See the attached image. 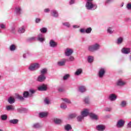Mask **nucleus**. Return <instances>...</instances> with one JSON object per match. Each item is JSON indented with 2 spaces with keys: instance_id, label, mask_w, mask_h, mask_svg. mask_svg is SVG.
Instances as JSON below:
<instances>
[{
  "instance_id": "9b49d317",
  "label": "nucleus",
  "mask_w": 131,
  "mask_h": 131,
  "mask_svg": "<svg viewBox=\"0 0 131 131\" xmlns=\"http://www.w3.org/2000/svg\"><path fill=\"white\" fill-rule=\"evenodd\" d=\"M124 124L125 121H124V120H119V121H118V122H117L116 126L118 128H121L122 127H123V126H124Z\"/></svg>"
},
{
  "instance_id": "603ef678",
  "label": "nucleus",
  "mask_w": 131,
  "mask_h": 131,
  "mask_svg": "<svg viewBox=\"0 0 131 131\" xmlns=\"http://www.w3.org/2000/svg\"><path fill=\"white\" fill-rule=\"evenodd\" d=\"M115 0H105V4L107 5V4H110V3H113Z\"/></svg>"
},
{
  "instance_id": "b1692460",
  "label": "nucleus",
  "mask_w": 131,
  "mask_h": 131,
  "mask_svg": "<svg viewBox=\"0 0 131 131\" xmlns=\"http://www.w3.org/2000/svg\"><path fill=\"white\" fill-rule=\"evenodd\" d=\"M121 107H125L127 105V101L126 100H122L120 103Z\"/></svg>"
},
{
  "instance_id": "7c9ffc66",
  "label": "nucleus",
  "mask_w": 131,
  "mask_h": 131,
  "mask_svg": "<svg viewBox=\"0 0 131 131\" xmlns=\"http://www.w3.org/2000/svg\"><path fill=\"white\" fill-rule=\"evenodd\" d=\"M16 50V47L15 45H11L10 46V51L11 52H14Z\"/></svg>"
},
{
  "instance_id": "a211bd4d",
  "label": "nucleus",
  "mask_w": 131,
  "mask_h": 131,
  "mask_svg": "<svg viewBox=\"0 0 131 131\" xmlns=\"http://www.w3.org/2000/svg\"><path fill=\"white\" fill-rule=\"evenodd\" d=\"M89 116H90V118H91V119H92V120H97L99 119V118H98L97 115H96V114H94V113H90Z\"/></svg>"
},
{
  "instance_id": "cd10ccee",
  "label": "nucleus",
  "mask_w": 131,
  "mask_h": 131,
  "mask_svg": "<svg viewBox=\"0 0 131 131\" xmlns=\"http://www.w3.org/2000/svg\"><path fill=\"white\" fill-rule=\"evenodd\" d=\"M76 117H77V114H76V113L71 114L70 115H69L68 119H69V120H70L71 119H74L75 118H76Z\"/></svg>"
},
{
  "instance_id": "f03ea898",
  "label": "nucleus",
  "mask_w": 131,
  "mask_h": 131,
  "mask_svg": "<svg viewBox=\"0 0 131 131\" xmlns=\"http://www.w3.org/2000/svg\"><path fill=\"white\" fill-rule=\"evenodd\" d=\"M100 49H101V46L99 43H98V42L93 43V45H90L88 47V51L90 52V53H95L99 51Z\"/></svg>"
},
{
  "instance_id": "58836bf2",
  "label": "nucleus",
  "mask_w": 131,
  "mask_h": 131,
  "mask_svg": "<svg viewBox=\"0 0 131 131\" xmlns=\"http://www.w3.org/2000/svg\"><path fill=\"white\" fill-rule=\"evenodd\" d=\"M113 28V27H108L107 29V32L108 33H110V34H112L114 32Z\"/></svg>"
},
{
  "instance_id": "052dcab7",
  "label": "nucleus",
  "mask_w": 131,
  "mask_h": 131,
  "mask_svg": "<svg viewBox=\"0 0 131 131\" xmlns=\"http://www.w3.org/2000/svg\"><path fill=\"white\" fill-rule=\"evenodd\" d=\"M50 9L49 8H47L46 9H44V12L45 13H49L50 12Z\"/></svg>"
},
{
  "instance_id": "338daca9",
  "label": "nucleus",
  "mask_w": 131,
  "mask_h": 131,
  "mask_svg": "<svg viewBox=\"0 0 131 131\" xmlns=\"http://www.w3.org/2000/svg\"><path fill=\"white\" fill-rule=\"evenodd\" d=\"M63 88H59L58 91L62 92L63 91Z\"/></svg>"
},
{
  "instance_id": "c756f323",
  "label": "nucleus",
  "mask_w": 131,
  "mask_h": 131,
  "mask_svg": "<svg viewBox=\"0 0 131 131\" xmlns=\"http://www.w3.org/2000/svg\"><path fill=\"white\" fill-rule=\"evenodd\" d=\"M94 58L93 56H89L88 57V62L89 63H93L94 62Z\"/></svg>"
},
{
  "instance_id": "13d9d810",
  "label": "nucleus",
  "mask_w": 131,
  "mask_h": 131,
  "mask_svg": "<svg viewBox=\"0 0 131 131\" xmlns=\"http://www.w3.org/2000/svg\"><path fill=\"white\" fill-rule=\"evenodd\" d=\"M76 2V0H70L69 1V5H73L74 4H75Z\"/></svg>"
},
{
  "instance_id": "6e6d98bb",
  "label": "nucleus",
  "mask_w": 131,
  "mask_h": 131,
  "mask_svg": "<svg viewBox=\"0 0 131 131\" xmlns=\"http://www.w3.org/2000/svg\"><path fill=\"white\" fill-rule=\"evenodd\" d=\"M126 8L128 10H131V3H128L127 4Z\"/></svg>"
},
{
  "instance_id": "680f3d73",
  "label": "nucleus",
  "mask_w": 131,
  "mask_h": 131,
  "mask_svg": "<svg viewBox=\"0 0 131 131\" xmlns=\"http://www.w3.org/2000/svg\"><path fill=\"white\" fill-rule=\"evenodd\" d=\"M105 111L106 112H111L112 111V108L111 107H105Z\"/></svg>"
},
{
  "instance_id": "473e14b6",
  "label": "nucleus",
  "mask_w": 131,
  "mask_h": 131,
  "mask_svg": "<svg viewBox=\"0 0 131 131\" xmlns=\"http://www.w3.org/2000/svg\"><path fill=\"white\" fill-rule=\"evenodd\" d=\"M67 62H73L75 60V58L71 55L68 59H66Z\"/></svg>"
},
{
  "instance_id": "39448f33",
  "label": "nucleus",
  "mask_w": 131,
  "mask_h": 131,
  "mask_svg": "<svg viewBox=\"0 0 131 131\" xmlns=\"http://www.w3.org/2000/svg\"><path fill=\"white\" fill-rule=\"evenodd\" d=\"M40 65L37 63H35L34 64H31L30 65L28 69L30 71H35V70H37L38 68H39Z\"/></svg>"
},
{
  "instance_id": "864d4df0",
  "label": "nucleus",
  "mask_w": 131,
  "mask_h": 131,
  "mask_svg": "<svg viewBox=\"0 0 131 131\" xmlns=\"http://www.w3.org/2000/svg\"><path fill=\"white\" fill-rule=\"evenodd\" d=\"M63 100L65 101V102H67V103H71V100L70 99H68V98H64Z\"/></svg>"
},
{
  "instance_id": "423d86ee",
  "label": "nucleus",
  "mask_w": 131,
  "mask_h": 131,
  "mask_svg": "<svg viewBox=\"0 0 131 131\" xmlns=\"http://www.w3.org/2000/svg\"><path fill=\"white\" fill-rule=\"evenodd\" d=\"M74 53V50L72 49L67 48L64 51V55L66 57H70Z\"/></svg>"
},
{
  "instance_id": "ea45409f",
  "label": "nucleus",
  "mask_w": 131,
  "mask_h": 131,
  "mask_svg": "<svg viewBox=\"0 0 131 131\" xmlns=\"http://www.w3.org/2000/svg\"><path fill=\"white\" fill-rule=\"evenodd\" d=\"M82 120H83V115H82L81 113V116H78L77 117V120L78 121V122H81Z\"/></svg>"
},
{
  "instance_id": "3c124183",
  "label": "nucleus",
  "mask_w": 131,
  "mask_h": 131,
  "mask_svg": "<svg viewBox=\"0 0 131 131\" xmlns=\"http://www.w3.org/2000/svg\"><path fill=\"white\" fill-rule=\"evenodd\" d=\"M0 28L2 29H5L6 28L5 24H4L3 23L0 24Z\"/></svg>"
},
{
  "instance_id": "f8f14e48",
  "label": "nucleus",
  "mask_w": 131,
  "mask_h": 131,
  "mask_svg": "<svg viewBox=\"0 0 131 131\" xmlns=\"http://www.w3.org/2000/svg\"><path fill=\"white\" fill-rule=\"evenodd\" d=\"M46 75H42V73H41V74L38 76L37 80L39 82H43V81H45V80H46Z\"/></svg>"
},
{
  "instance_id": "c85d7f7f",
  "label": "nucleus",
  "mask_w": 131,
  "mask_h": 131,
  "mask_svg": "<svg viewBox=\"0 0 131 131\" xmlns=\"http://www.w3.org/2000/svg\"><path fill=\"white\" fill-rule=\"evenodd\" d=\"M64 129L66 131H70V130L72 129V127L71 126V125H70V124H67V125L64 126Z\"/></svg>"
},
{
  "instance_id": "2eb2a0df",
  "label": "nucleus",
  "mask_w": 131,
  "mask_h": 131,
  "mask_svg": "<svg viewBox=\"0 0 131 131\" xmlns=\"http://www.w3.org/2000/svg\"><path fill=\"white\" fill-rule=\"evenodd\" d=\"M90 113H89V110L88 108H85L84 110V111L81 112V114L82 115L83 120L84 119V117H87L88 115H90Z\"/></svg>"
},
{
  "instance_id": "20e7f679",
  "label": "nucleus",
  "mask_w": 131,
  "mask_h": 131,
  "mask_svg": "<svg viewBox=\"0 0 131 131\" xmlns=\"http://www.w3.org/2000/svg\"><path fill=\"white\" fill-rule=\"evenodd\" d=\"M106 72V69L104 68H101L99 69L98 72V76L99 78H103Z\"/></svg>"
},
{
  "instance_id": "09e8293b",
  "label": "nucleus",
  "mask_w": 131,
  "mask_h": 131,
  "mask_svg": "<svg viewBox=\"0 0 131 131\" xmlns=\"http://www.w3.org/2000/svg\"><path fill=\"white\" fill-rule=\"evenodd\" d=\"M39 127H40V125L39 123H36L33 125L34 128H39Z\"/></svg>"
},
{
  "instance_id": "4c0bfd02",
  "label": "nucleus",
  "mask_w": 131,
  "mask_h": 131,
  "mask_svg": "<svg viewBox=\"0 0 131 131\" xmlns=\"http://www.w3.org/2000/svg\"><path fill=\"white\" fill-rule=\"evenodd\" d=\"M54 122L55 124H61L62 123V120L61 119H54Z\"/></svg>"
},
{
  "instance_id": "e2e57ef3",
  "label": "nucleus",
  "mask_w": 131,
  "mask_h": 131,
  "mask_svg": "<svg viewBox=\"0 0 131 131\" xmlns=\"http://www.w3.org/2000/svg\"><path fill=\"white\" fill-rule=\"evenodd\" d=\"M127 128H131V121L129 122L127 124Z\"/></svg>"
},
{
  "instance_id": "a19ab883",
  "label": "nucleus",
  "mask_w": 131,
  "mask_h": 131,
  "mask_svg": "<svg viewBox=\"0 0 131 131\" xmlns=\"http://www.w3.org/2000/svg\"><path fill=\"white\" fill-rule=\"evenodd\" d=\"M14 108L15 107L13 105H7V106H6L7 111H13Z\"/></svg>"
},
{
  "instance_id": "c9c22d12",
  "label": "nucleus",
  "mask_w": 131,
  "mask_h": 131,
  "mask_svg": "<svg viewBox=\"0 0 131 131\" xmlns=\"http://www.w3.org/2000/svg\"><path fill=\"white\" fill-rule=\"evenodd\" d=\"M123 41V37H119L117 40V43L118 45H121Z\"/></svg>"
},
{
  "instance_id": "5fc2aeb1",
  "label": "nucleus",
  "mask_w": 131,
  "mask_h": 131,
  "mask_svg": "<svg viewBox=\"0 0 131 131\" xmlns=\"http://www.w3.org/2000/svg\"><path fill=\"white\" fill-rule=\"evenodd\" d=\"M11 32L12 33H15V32H16V30H15V26H13V27L11 28Z\"/></svg>"
},
{
  "instance_id": "bb28decb",
  "label": "nucleus",
  "mask_w": 131,
  "mask_h": 131,
  "mask_svg": "<svg viewBox=\"0 0 131 131\" xmlns=\"http://www.w3.org/2000/svg\"><path fill=\"white\" fill-rule=\"evenodd\" d=\"M126 84V82L123 81L122 80H118V82H117V84L119 86H123Z\"/></svg>"
},
{
  "instance_id": "f257e3e1",
  "label": "nucleus",
  "mask_w": 131,
  "mask_h": 131,
  "mask_svg": "<svg viewBox=\"0 0 131 131\" xmlns=\"http://www.w3.org/2000/svg\"><path fill=\"white\" fill-rule=\"evenodd\" d=\"M85 7L87 10L94 11L98 8L97 4L93 3V0H87L85 4Z\"/></svg>"
},
{
  "instance_id": "c03bdc74",
  "label": "nucleus",
  "mask_w": 131,
  "mask_h": 131,
  "mask_svg": "<svg viewBox=\"0 0 131 131\" xmlns=\"http://www.w3.org/2000/svg\"><path fill=\"white\" fill-rule=\"evenodd\" d=\"M84 102H85V103L87 104H89L90 102L89 97H85L84 99Z\"/></svg>"
},
{
  "instance_id": "72a5a7b5",
  "label": "nucleus",
  "mask_w": 131,
  "mask_h": 131,
  "mask_svg": "<svg viewBox=\"0 0 131 131\" xmlns=\"http://www.w3.org/2000/svg\"><path fill=\"white\" fill-rule=\"evenodd\" d=\"M15 101V99L13 97H10L8 98V102L10 104L14 103Z\"/></svg>"
},
{
  "instance_id": "774afa93",
  "label": "nucleus",
  "mask_w": 131,
  "mask_h": 131,
  "mask_svg": "<svg viewBox=\"0 0 131 131\" xmlns=\"http://www.w3.org/2000/svg\"><path fill=\"white\" fill-rule=\"evenodd\" d=\"M129 61L131 62V54H130V56H129Z\"/></svg>"
},
{
  "instance_id": "ddd939ff",
  "label": "nucleus",
  "mask_w": 131,
  "mask_h": 131,
  "mask_svg": "<svg viewBox=\"0 0 131 131\" xmlns=\"http://www.w3.org/2000/svg\"><path fill=\"white\" fill-rule=\"evenodd\" d=\"M67 62V59H65V58L62 59V60L57 62V65L58 66H59L60 67L62 66H65Z\"/></svg>"
},
{
  "instance_id": "7ed1b4c3",
  "label": "nucleus",
  "mask_w": 131,
  "mask_h": 131,
  "mask_svg": "<svg viewBox=\"0 0 131 131\" xmlns=\"http://www.w3.org/2000/svg\"><path fill=\"white\" fill-rule=\"evenodd\" d=\"M29 95L31 96V94H29V91H24L23 93V96L21 95H17V98L19 99V100L23 101L25 99V98H27Z\"/></svg>"
},
{
  "instance_id": "8fccbe9b",
  "label": "nucleus",
  "mask_w": 131,
  "mask_h": 131,
  "mask_svg": "<svg viewBox=\"0 0 131 131\" xmlns=\"http://www.w3.org/2000/svg\"><path fill=\"white\" fill-rule=\"evenodd\" d=\"M44 102L46 103V104H49L50 101L48 98H45V99H44Z\"/></svg>"
},
{
  "instance_id": "69168bd1",
  "label": "nucleus",
  "mask_w": 131,
  "mask_h": 131,
  "mask_svg": "<svg viewBox=\"0 0 131 131\" xmlns=\"http://www.w3.org/2000/svg\"><path fill=\"white\" fill-rule=\"evenodd\" d=\"M23 58H24V59H26V58H27V55H26V54H24V55H23Z\"/></svg>"
},
{
  "instance_id": "a878e982",
  "label": "nucleus",
  "mask_w": 131,
  "mask_h": 131,
  "mask_svg": "<svg viewBox=\"0 0 131 131\" xmlns=\"http://www.w3.org/2000/svg\"><path fill=\"white\" fill-rule=\"evenodd\" d=\"M19 121L17 119H13V120H10L9 123L10 124H13L14 125H16V124H18Z\"/></svg>"
},
{
  "instance_id": "6ab92c4d",
  "label": "nucleus",
  "mask_w": 131,
  "mask_h": 131,
  "mask_svg": "<svg viewBox=\"0 0 131 131\" xmlns=\"http://www.w3.org/2000/svg\"><path fill=\"white\" fill-rule=\"evenodd\" d=\"M47 89V87L45 84L38 86V90L39 91H46Z\"/></svg>"
},
{
  "instance_id": "0e129e2a",
  "label": "nucleus",
  "mask_w": 131,
  "mask_h": 131,
  "mask_svg": "<svg viewBox=\"0 0 131 131\" xmlns=\"http://www.w3.org/2000/svg\"><path fill=\"white\" fill-rule=\"evenodd\" d=\"M73 27L74 28H78V27H79V26H78V25H73Z\"/></svg>"
},
{
  "instance_id": "393cba45",
  "label": "nucleus",
  "mask_w": 131,
  "mask_h": 131,
  "mask_svg": "<svg viewBox=\"0 0 131 131\" xmlns=\"http://www.w3.org/2000/svg\"><path fill=\"white\" fill-rule=\"evenodd\" d=\"M51 13L52 16H53V17H58L59 16V14L58 13V11H57V10H52L51 11Z\"/></svg>"
},
{
  "instance_id": "0eeeda50",
  "label": "nucleus",
  "mask_w": 131,
  "mask_h": 131,
  "mask_svg": "<svg viewBox=\"0 0 131 131\" xmlns=\"http://www.w3.org/2000/svg\"><path fill=\"white\" fill-rule=\"evenodd\" d=\"M92 31V27H88V28H86V29H85L84 28H81V29H80V32L81 33H91Z\"/></svg>"
},
{
  "instance_id": "37998d69",
  "label": "nucleus",
  "mask_w": 131,
  "mask_h": 131,
  "mask_svg": "<svg viewBox=\"0 0 131 131\" xmlns=\"http://www.w3.org/2000/svg\"><path fill=\"white\" fill-rule=\"evenodd\" d=\"M8 119L7 115H2L1 116V120L3 121H6Z\"/></svg>"
},
{
  "instance_id": "f704fd0d",
  "label": "nucleus",
  "mask_w": 131,
  "mask_h": 131,
  "mask_svg": "<svg viewBox=\"0 0 131 131\" xmlns=\"http://www.w3.org/2000/svg\"><path fill=\"white\" fill-rule=\"evenodd\" d=\"M47 72L48 69L47 68L42 69L40 71V73H41L42 75H45V74H47Z\"/></svg>"
},
{
  "instance_id": "de8ad7c7",
  "label": "nucleus",
  "mask_w": 131,
  "mask_h": 131,
  "mask_svg": "<svg viewBox=\"0 0 131 131\" xmlns=\"http://www.w3.org/2000/svg\"><path fill=\"white\" fill-rule=\"evenodd\" d=\"M60 107L61 108L64 110L65 108H67V105L66 104V103H62L60 105Z\"/></svg>"
},
{
  "instance_id": "a18cd8bd",
  "label": "nucleus",
  "mask_w": 131,
  "mask_h": 131,
  "mask_svg": "<svg viewBox=\"0 0 131 131\" xmlns=\"http://www.w3.org/2000/svg\"><path fill=\"white\" fill-rule=\"evenodd\" d=\"M70 74H66V75H64L63 77V79L67 80L68 79H69V78H70Z\"/></svg>"
},
{
  "instance_id": "9d476101",
  "label": "nucleus",
  "mask_w": 131,
  "mask_h": 131,
  "mask_svg": "<svg viewBox=\"0 0 131 131\" xmlns=\"http://www.w3.org/2000/svg\"><path fill=\"white\" fill-rule=\"evenodd\" d=\"M117 98V96L114 93H111L108 96V99H109V100L111 101H115L116 100Z\"/></svg>"
},
{
  "instance_id": "4be33fe9",
  "label": "nucleus",
  "mask_w": 131,
  "mask_h": 131,
  "mask_svg": "<svg viewBox=\"0 0 131 131\" xmlns=\"http://www.w3.org/2000/svg\"><path fill=\"white\" fill-rule=\"evenodd\" d=\"M26 27L25 25H23L21 27H19L18 30L19 33H24V32H25L26 31Z\"/></svg>"
},
{
  "instance_id": "1a4fd4ad",
  "label": "nucleus",
  "mask_w": 131,
  "mask_h": 131,
  "mask_svg": "<svg viewBox=\"0 0 131 131\" xmlns=\"http://www.w3.org/2000/svg\"><path fill=\"white\" fill-rule=\"evenodd\" d=\"M28 108L25 107H18L17 110V113H19L20 114H26L28 113Z\"/></svg>"
},
{
  "instance_id": "e433bc0d",
  "label": "nucleus",
  "mask_w": 131,
  "mask_h": 131,
  "mask_svg": "<svg viewBox=\"0 0 131 131\" xmlns=\"http://www.w3.org/2000/svg\"><path fill=\"white\" fill-rule=\"evenodd\" d=\"M40 31L42 33H46L48 31V29L47 27H42V28L40 29Z\"/></svg>"
},
{
  "instance_id": "bf43d9fd",
  "label": "nucleus",
  "mask_w": 131,
  "mask_h": 131,
  "mask_svg": "<svg viewBox=\"0 0 131 131\" xmlns=\"http://www.w3.org/2000/svg\"><path fill=\"white\" fill-rule=\"evenodd\" d=\"M40 21H41V19H40V18H36L35 19L36 23H39Z\"/></svg>"
},
{
  "instance_id": "4468645a",
  "label": "nucleus",
  "mask_w": 131,
  "mask_h": 131,
  "mask_svg": "<svg viewBox=\"0 0 131 131\" xmlns=\"http://www.w3.org/2000/svg\"><path fill=\"white\" fill-rule=\"evenodd\" d=\"M121 52L122 54H124L125 55H128L131 52L130 48H123L121 50Z\"/></svg>"
},
{
  "instance_id": "79ce46f5",
  "label": "nucleus",
  "mask_w": 131,
  "mask_h": 131,
  "mask_svg": "<svg viewBox=\"0 0 131 131\" xmlns=\"http://www.w3.org/2000/svg\"><path fill=\"white\" fill-rule=\"evenodd\" d=\"M62 25H63V26H66V27H68V28L71 27V24L70 22H63Z\"/></svg>"
},
{
  "instance_id": "6e6552de",
  "label": "nucleus",
  "mask_w": 131,
  "mask_h": 131,
  "mask_svg": "<svg viewBox=\"0 0 131 131\" xmlns=\"http://www.w3.org/2000/svg\"><path fill=\"white\" fill-rule=\"evenodd\" d=\"M49 46L50 48H57V47H58V42H57V41H55L54 39H50L49 41Z\"/></svg>"
},
{
  "instance_id": "412c9836",
  "label": "nucleus",
  "mask_w": 131,
  "mask_h": 131,
  "mask_svg": "<svg viewBox=\"0 0 131 131\" xmlns=\"http://www.w3.org/2000/svg\"><path fill=\"white\" fill-rule=\"evenodd\" d=\"M106 127L104 125H98L96 126V129L98 131H104Z\"/></svg>"
},
{
  "instance_id": "dca6fc26",
  "label": "nucleus",
  "mask_w": 131,
  "mask_h": 131,
  "mask_svg": "<svg viewBox=\"0 0 131 131\" xmlns=\"http://www.w3.org/2000/svg\"><path fill=\"white\" fill-rule=\"evenodd\" d=\"M15 12L18 16H20L22 14V9L21 7H16L15 9Z\"/></svg>"
},
{
  "instance_id": "f3484780",
  "label": "nucleus",
  "mask_w": 131,
  "mask_h": 131,
  "mask_svg": "<svg viewBox=\"0 0 131 131\" xmlns=\"http://www.w3.org/2000/svg\"><path fill=\"white\" fill-rule=\"evenodd\" d=\"M37 39L39 40V41H40L41 42H43V41H45V37L42 33L38 34L37 36Z\"/></svg>"
},
{
  "instance_id": "4d7b16f0",
  "label": "nucleus",
  "mask_w": 131,
  "mask_h": 131,
  "mask_svg": "<svg viewBox=\"0 0 131 131\" xmlns=\"http://www.w3.org/2000/svg\"><path fill=\"white\" fill-rule=\"evenodd\" d=\"M29 92L31 94H34L36 92V91L34 89H29Z\"/></svg>"
},
{
  "instance_id": "49530a36",
  "label": "nucleus",
  "mask_w": 131,
  "mask_h": 131,
  "mask_svg": "<svg viewBox=\"0 0 131 131\" xmlns=\"http://www.w3.org/2000/svg\"><path fill=\"white\" fill-rule=\"evenodd\" d=\"M36 37L35 36H33L32 37H30L29 38H28L27 41L29 42L33 41L34 40H36Z\"/></svg>"
},
{
  "instance_id": "aec40b11",
  "label": "nucleus",
  "mask_w": 131,
  "mask_h": 131,
  "mask_svg": "<svg viewBox=\"0 0 131 131\" xmlns=\"http://www.w3.org/2000/svg\"><path fill=\"white\" fill-rule=\"evenodd\" d=\"M87 89L86 87L84 85H81L79 86V92H81V93H84L86 92Z\"/></svg>"
},
{
  "instance_id": "5701e85b",
  "label": "nucleus",
  "mask_w": 131,
  "mask_h": 131,
  "mask_svg": "<svg viewBox=\"0 0 131 131\" xmlns=\"http://www.w3.org/2000/svg\"><path fill=\"white\" fill-rule=\"evenodd\" d=\"M83 72L82 69H77V70L75 72V75H76L77 76H79V75H80L81 73Z\"/></svg>"
},
{
  "instance_id": "2f4dec72",
  "label": "nucleus",
  "mask_w": 131,
  "mask_h": 131,
  "mask_svg": "<svg viewBox=\"0 0 131 131\" xmlns=\"http://www.w3.org/2000/svg\"><path fill=\"white\" fill-rule=\"evenodd\" d=\"M48 115V113L42 112L39 114V116L40 118H45V117H47Z\"/></svg>"
}]
</instances>
